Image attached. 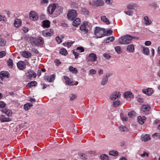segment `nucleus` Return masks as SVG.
Here are the masks:
<instances>
[{
	"mask_svg": "<svg viewBox=\"0 0 160 160\" xmlns=\"http://www.w3.org/2000/svg\"><path fill=\"white\" fill-rule=\"evenodd\" d=\"M151 42L149 41H146L144 43L145 45L146 46H149L151 44Z\"/></svg>",
	"mask_w": 160,
	"mask_h": 160,
	"instance_id": "nucleus-62",
	"label": "nucleus"
},
{
	"mask_svg": "<svg viewBox=\"0 0 160 160\" xmlns=\"http://www.w3.org/2000/svg\"><path fill=\"white\" fill-rule=\"evenodd\" d=\"M22 24L21 20L18 18L15 19L14 22V26L16 28H19Z\"/></svg>",
	"mask_w": 160,
	"mask_h": 160,
	"instance_id": "nucleus-16",
	"label": "nucleus"
},
{
	"mask_svg": "<svg viewBox=\"0 0 160 160\" xmlns=\"http://www.w3.org/2000/svg\"><path fill=\"white\" fill-rule=\"evenodd\" d=\"M115 49L118 53L120 54L121 52V48L120 46H116L115 48Z\"/></svg>",
	"mask_w": 160,
	"mask_h": 160,
	"instance_id": "nucleus-48",
	"label": "nucleus"
},
{
	"mask_svg": "<svg viewBox=\"0 0 160 160\" xmlns=\"http://www.w3.org/2000/svg\"><path fill=\"white\" fill-rule=\"evenodd\" d=\"M8 66L12 68L13 64L12 60L11 59H9L8 61Z\"/></svg>",
	"mask_w": 160,
	"mask_h": 160,
	"instance_id": "nucleus-45",
	"label": "nucleus"
},
{
	"mask_svg": "<svg viewBox=\"0 0 160 160\" xmlns=\"http://www.w3.org/2000/svg\"><path fill=\"white\" fill-rule=\"evenodd\" d=\"M50 22L48 20H44L43 21L42 26L44 28H48L50 27Z\"/></svg>",
	"mask_w": 160,
	"mask_h": 160,
	"instance_id": "nucleus-28",
	"label": "nucleus"
},
{
	"mask_svg": "<svg viewBox=\"0 0 160 160\" xmlns=\"http://www.w3.org/2000/svg\"><path fill=\"white\" fill-rule=\"evenodd\" d=\"M101 20L103 22L106 23L107 24H109L110 23V22L105 16H102L101 17Z\"/></svg>",
	"mask_w": 160,
	"mask_h": 160,
	"instance_id": "nucleus-32",
	"label": "nucleus"
},
{
	"mask_svg": "<svg viewBox=\"0 0 160 160\" xmlns=\"http://www.w3.org/2000/svg\"><path fill=\"white\" fill-rule=\"evenodd\" d=\"M142 48V52L144 55H148L150 53L149 50L148 48L144 46H141Z\"/></svg>",
	"mask_w": 160,
	"mask_h": 160,
	"instance_id": "nucleus-14",
	"label": "nucleus"
},
{
	"mask_svg": "<svg viewBox=\"0 0 160 160\" xmlns=\"http://www.w3.org/2000/svg\"><path fill=\"white\" fill-rule=\"evenodd\" d=\"M150 108V107L148 105H144L142 106L141 110L142 112L148 111L149 110Z\"/></svg>",
	"mask_w": 160,
	"mask_h": 160,
	"instance_id": "nucleus-20",
	"label": "nucleus"
},
{
	"mask_svg": "<svg viewBox=\"0 0 160 160\" xmlns=\"http://www.w3.org/2000/svg\"><path fill=\"white\" fill-rule=\"evenodd\" d=\"M135 51V47L133 44H129L127 46L126 51L129 53H133Z\"/></svg>",
	"mask_w": 160,
	"mask_h": 160,
	"instance_id": "nucleus-11",
	"label": "nucleus"
},
{
	"mask_svg": "<svg viewBox=\"0 0 160 160\" xmlns=\"http://www.w3.org/2000/svg\"><path fill=\"white\" fill-rule=\"evenodd\" d=\"M77 13L76 10L72 9L70 10L67 15L68 18L71 20H73L77 16Z\"/></svg>",
	"mask_w": 160,
	"mask_h": 160,
	"instance_id": "nucleus-5",
	"label": "nucleus"
},
{
	"mask_svg": "<svg viewBox=\"0 0 160 160\" xmlns=\"http://www.w3.org/2000/svg\"><path fill=\"white\" fill-rule=\"evenodd\" d=\"M103 57L107 59H109L111 58V56L109 54L104 53L103 54Z\"/></svg>",
	"mask_w": 160,
	"mask_h": 160,
	"instance_id": "nucleus-60",
	"label": "nucleus"
},
{
	"mask_svg": "<svg viewBox=\"0 0 160 160\" xmlns=\"http://www.w3.org/2000/svg\"><path fill=\"white\" fill-rule=\"evenodd\" d=\"M56 8V6L55 4H53L50 5L48 6V13L50 14H52Z\"/></svg>",
	"mask_w": 160,
	"mask_h": 160,
	"instance_id": "nucleus-12",
	"label": "nucleus"
},
{
	"mask_svg": "<svg viewBox=\"0 0 160 160\" xmlns=\"http://www.w3.org/2000/svg\"><path fill=\"white\" fill-rule=\"evenodd\" d=\"M138 6L136 4H129L127 5V8L128 10H133L137 8Z\"/></svg>",
	"mask_w": 160,
	"mask_h": 160,
	"instance_id": "nucleus-25",
	"label": "nucleus"
},
{
	"mask_svg": "<svg viewBox=\"0 0 160 160\" xmlns=\"http://www.w3.org/2000/svg\"><path fill=\"white\" fill-rule=\"evenodd\" d=\"M120 117L123 121H126L127 120V118L126 116H124L123 114H120Z\"/></svg>",
	"mask_w": 160,
	"mask_h": 160,
	"instance_id": "nucleus-50",
	"label": "nucleus"
},
{
	"mask_svg": "<svg viewBox=\"0 0 160 160\" xmlns=\"http://www.w3.org/2000/svg\"><path fill=\"white\" fill-rule=\"evenodd\" d=\"M81 22L80 19L79 18H76L72 22V25L75 27H77Z\"/></svg>",
	"mask_w": 160,
	"mask_h": 160,
	"instance_id": "nucleus-23",
	"label": "nucleus"
},
{
	"mask_svg": "<svg viewBox=\"0 0 160 160\" xmlns=\"http://www.w3.org/2000/svg\"><path fill=\"white\" fill-rule=\"evenodd\" d=\"M82 12L85 15H88L89 13L88 10L85 8H82Z\"/></svg>",
	"mask_w": 160,
	"mask_h": 160,
	"instance_id": "nucleus-49",
	"label": "nucleus"
},
{
	"mask_svg": "<svg viewBox=\"0 0 160 160\" xmlns=\"http://www.w3.org/2000/svg\"><path fill=\"white\" fill-rule=\"evenodd\" d=\"M143 19L145 21V24L146 25H150L152 23V22L147 16H144Z\"/></svg>",
	"mask_w": 160,
	"mask_h": 160,
	"instance_id": "nucleus-22",
	"label": "nucleus"
},
{
	"mask_svg": "<svg viewBox=\"0 0 160 160\" xmlns=\"http://www.w3.org/2000/svg\"><path fill=\"white\" fill-rule=\"evenodd\" d=\"M60 53L61 55H63L64 56L68 54V52L67 50L64 48H62L60 49Z\"/></svg>",
	"mask_w": 160,
	"mask_h": 160,
	"instance_id": "nucleus-37",
	"label": "nucleus"
},
{
	"mask_svg": "<svg viewBox=\"0 0 160 160\" xmlns=\"http://www.w3.org/2000/svg\"><path fill=\"white\" fill-rule=\"evenodd\" d=\"M105 29L98 27L95 28L94 34L97 38H100L105 36Z\"/></svg>",
	"mask_w": 160,
	"mask_h": 160,
	"instance_id": "nucleus-3",
	"label": "nucleus"
},
{
	"mask_svg": "<svg viewBox=\"0 0 160 160\" xmlns=\"http://www.w3.org/2000/svg\"><path fill=\"white\" fill-rule=\"evenodd\" d=\"M106 3L108 5H111L112 3V0H104Z\"/></svg>",
	"mask_w": 160,
	"mask_h": 160,
	"instance_id": "nucleus-56",
	"label": "nucleus"
},
{
	"mask_svg": "<svg viewBox=\"0 0 160 160\" xmlns=\"http://www.w3.org/2000/svg\"><path fill=\"white\" fill-rule=\"evenodd\" d=\"M63 78L65 81L66 83L68 85H70L72 82V81L68 76H64Z\"/></svg>",
	"mask_w": 160,
	"mask_h": 160,
	"instance_id": "nucleus-29",
	"label": "nucleus"
},
{
	"mask_svg": "<svg viewBox=\"0 0 160 160\" xmlns=\"http://www.w3.org/2000/svg\"><path fill=\"white\" fill-rule=\"evenodd\" d=\"M29 17L30 19L33 21L37 20L38 18V14L33 11H31L29 14Z\"/></svg>",
	"mask_w": 160,
	"mask_h": 160,
	"instance_id": "nucleus-9",
	"label": "nucleus"
},
{
	"mask_svg": "<svg viewBox=\"0 0 160 160\" xmlns=\"http://www.w3.org/2000/svg\"><path fill=\"white\" fill-rule=\"evenodd\" d=\"M121 94L119 92H114L110 96V99L112 101H115L117 98H119L121 97Z\"/></svg>",
	"mask_w": 160,
	"mask_h": 160,
	"instance_id": "nucleus-6",
	"label": "nucleus"
},
{
	"mask_svg": "<svg viewBox=\"0 0 160 160\" xmlns=\"http://www.w3.org/2000/svg\"><path fill=\"white\" fill-rule=\"evenodd\" d=\"M22 55L26 58H28L32 56L31 53L29 52L24 51H23L22 53Z\"/></svg>",
	"mask_w": 160,
	"mask_h": 160,
	"instance_id": "nucleus-18",
	"label": "nucleus"
},
{
	"mask_svg": "<svg viewBox=\"0 0 160 160\" xmlns=\"http://www.w3.org/2000/svg\"><path fill=\"white\" fill-rule=\"evenodd\" d=\"M53 31L52 29H48L42 32V35L44 37L51 36L53 34Z\"/></svg>",
	"mask_w": 160,
	"mask_h": 160,
	"instance_id": "nucleus-7",
	"label": "nucleus"
},
{
	"mask_svg": "<svg viewBox=\"0 0 160 160\" xmlns=\"http://www.w3.org/2000/svg\"><path fill=\"white\" fill-rule=\"evenodd\" d=\"M6 53L5 51H2L0 52V58H2L6 55Z\"/></svg>",
	"mask_w": 160,
	"mask_h": 160,
	"instance_id": "nucleus-54",
	"label": "nucleus"
},
{
	"mask_svg": "<svg viewBox=\"0 0 160 160\" xmlns=\"http://www.w3.org/2000/svg\"><path fill=\"white\" fill-rule=\"evenodd\" d=\"M108 79L107 77H104L102 81L101 82V85L102 86L105 85L106 83L107 82Z\"/></svg>",
	"mask_w": 160,
	"mask_h": 160,
	"instance_id": "nucleus-43",
	"label": "nucleus"
},
{
	"mask_svg": "<svg viewBox=\"0 0 160 160\" xmlns=\"http://www.w3.org/2000/svg\"><path fill=\"white\" fill-rule=\"evenodd\" d=\"M29 41L32 45H37L39 44H42L44 41L41 37L36 38L34 37H30L29 38Z\"/></svg>",
	"mask_w": 160,
	"mask_h": 160,
	"instance_id": "nucleus-2",
	"label": "nucleus"
},
{
	"mask_svg": "<svg viewBox=\"0 0 160 160\" xmlns=\"http://www.w3.org/2000/svg\"><path fill=\"white\" fill-rule=\"evenodd\" d=\"M70 71L73 73H77L78 72L77 69L72 66H70L69 68Z\"/></svg>",
	"mask_w": 160,
	"mask_h": 160,
	"instance_id": "nucleus-38",
	"label": "nucleus"
},
{
	"mask_svg": "<svg viewBox=\"0 0 160 160\" xmlns=\"http://www.w3.org/2000/svg\"><path fill=\"white\" fill-rule=\"evenodd\" d=\"M91 28V24L87 22H84L80 27V29L84 33H88Z\"/></svg>",
	"mask_w": 160,
	"mask_h": 160,
	"instance_id": "nucleus-4",
	"label": "nucleus"
},
{
	"mask_svg": "<svg viewBox=\"0 0 160 160\" xmlns=\"http://www.w3.org/2000/svg\"><path fill=\"white\" fill-rule=\"evenodd\" d=\"M33 106V105L30 103H27L24 106V108L26 111H28Z\"/></svg>",
	"mask_w": 160,
	"mask_h": 160,
	"instance_id": "nucleus-31",
	"label": "nucleus"
},
{
	"mask_svg": "<svg viewBox=\"0 0 160 160\" xmlns=\"http://www.w3.org/2000/svg\"><path fill=\"white\" fill-rule=\"evenodd\" d=\"M121 104V102L119 99L114 101L113 102V106L114 107H118Z\"/></svg>",
	"mask_w": 160,
	"mask_h": 160,
	"instance_id": "nucleus-34",
	"label": "nucleus"
},
{
	"mask_svg": "<svg viewBox=\"0 0 160 160\" xmlns=\"http://www.w3.org/2000/svg\"><path fill=\"white\" fill-rule=\"evenodd\" d=\"M6 40L2 38L0 39V46H4L6 44Z\"/></svg>",
	"mask_w": 160,
	"mask_h": 160,
	"instance_id": "nucleus-41",
	"label": "nucleus"
},
{
	"mask_svg": "<svg viewBox=\"0 0 160 160\" xmlns=\"http://www.w3.org/2000/svg\"><path fill=\"white\" fill-rule=\"evenodd\" d=\"M112 33V31L111 30L109 29L108 30L106 31L105 30V36H108L111 35Z\"/></svg>",
	"mask_w": 160,
	"mask_h": 160,
	"instance_id": "nucleus-47",
	"label": "nucleus"
},
{
	"mask_svg": "<svg viewBox=\"0 0 160 160\" xmlns=\"http://www.w3.org/2000/svg\"><path fill=\"white\" fill-rule=\"evenodd\" d=\"M142 92L148 96L151 95L153 93V91L151 88L143 89Z\"/></svg>",
	"mask_w": 160,
	"mask_h": 160,
	"instance_id": "nucleus-13",
	"label": "nucleus"
},
{
	"mask_svg": "<svg viewBox=\"0 0 160 160\" xmlns=\"http://www.w3.org/2000/svg\"><path fill=\"white\" fill-rule=\"evenodd\" d=\"M146 119V118L145 116L142 117L140 116H139L138 118V122L139 123L142 124L144 123Z\"/></svg>",
	"mask_w": 160,
	"mask_h": 160,
	"instance_id": "nucleus-19",
	"label": "nucleus"
},
{
	"mask_svg": "<svg viewBox=\"0 0 160 160\" xmlns=\"http://www.w3.org/2000/svg\"><path fill=\"white\" fill-rule=\"evenodd\" d=\"M115 39L114 37L113 36L110 37L104 40L106 43H109L113 42Z\"/></svg>",
	"mask_w": 160,
	"mask_h": 160,
	"instance_id": "nucleus-30",
	"label": "nucleus"
},
{
	"mask_svg": "<svg viewBox=\"0 0 160 160\" xmlns=\"http://www.w3.org/2000/svg\"><path fill=\"white\" fill-rule=\"evenodd\" d=\"M8 73L7 72L2 71L0 73V77L2 79H3L5 77H8Z\"/></svg>",
	"mask_w": 160,
	"mask_h": 160,
	"instance_id": "nucleus-27",
	"label": "nucleus"
},
{
	"mask_svg": "<svg viewBox=\"0 0 160 160\" xmlns=\"http://www.w3.org/2000/svg\"><path fill=\"white\" fill-rule=\"evenodd\" d=\"M3 113L6 114L8 116H12V112L11 110L6 109L3 110Z\"/></svg>",
	"mask_w": 160,
	"mask_h": 160,
	"instance_id": "nucleus-35",
	"label": "nucleus"
},
{
	"mask_svg": "<svg viewBox=\"0 0 160 160\" xmlns=\"http://www.w3.org/2000/svg\"><path fill=\"white\" fill-rule=\"evenodd\" d=\"M89 73L91 74H95L96 73V71L94 69H91L90 70Z\"/></svg>",
	"mask_w": 160,
	"mask_h": 160,
	"instance_id": "nucleus-61",
	"label": "nucleus"
},
{
	"mask_svg": "<svg viewBox=\"0 0 160 160\" xmlns=\"http://www.w3.org/2000/svg\"><path fill=\"white\" fill-rule=\"evenodd\" d=\"M76 96L74 95H72L70 98V100L72 101L76 98Z\"/></svg>",
	"mask_w": 160,
	"mask_h": 160,
	"instance_id": "nucleus-64",
	"label": "nucleus"
},
{
	"mask_svg": "<svg viewBox=\"0 0 160 160\" xmlns=\"http://www.w3.org/2000/svg\"><path fill=\"white\" fill-rule=\"evenodd\" d=\"M136 38L134 36L126 35L118 38V42L121 44H128L131 42L133 39Z\"/></svg>",
	"mask_w": 160,
	"mask_h": 160,
	"instance_id": "nucleus-1",
	"label": "nucleus"
},
{
	"mask_svg": "<svg viewBox=\"0 0 160 160\" xmlns=\"http://www.w3.org/2000/svg\"><path fill=\"white\" fill-rule=\"evenodd\" d=\"M6 106L5 103L2 101H0V108H4Z\"/></svg>",
	"mask_w": 160,
	"mask_h": 160,
	"instance_id": "nucleus-55",
	"label": "nucleus"
},
{
	"mask_svg": "<svg viewBox=\"0 0 160 160\" xmlns=\"http://www.w3.org/2000/svg\"><path fill=\"white\" fill-rule=\"evenodd\" d=\"M37 84V82L35 81H32L27 84V86L29 88H31V87L36 86Z\"/></svg>",
	"mask_w": 160,
	"mask_h": 160,
	"instance_id": "nucleus-36",
	"label": "nucleus"
},
{
	"mask_svg": "<svg viewBox=\"0 0 160 160\" xmlns=\"http://www.w3.org/2000/svg\"><path fill=\"white\" fill-rule=\"evenodd\" d=\"M118 152L116 151L113 150L109 152L110 155L114 156H116L118 155Z\"/></svg>",
	"mask_w": 160,
	"mask_h": 160,
	"instance_id": "nucleus-40",
	"label": "nucleus"
},
{
	"mask_svg": "<svg viewBox=\"0 0 160 160\" xmlns=\"http://www.w3.org/2000/svg\"><path fill=\"white\" fill-rule=\"evenodd\" d=\"M54 62L56 63V65L57 66L59 65L61 63V62L59 60L57 59H55L54 60Z\"/></svg>",
	"mask_w": 160,
	"mask_h": 160,
	"instance_id": "nucleus-58",
	"label": "nucleus"
},
{
	"mask_svg": "<svg viewBox=\"0 0 160 160\" xmlns=\"http://www.w3.org/2000/svg\"><path fill=\"white\" fill-rule=\"evenodd\" d=\"M97 7L102 6L104 4V2L102 0H96Z\"/></svg>",
	"mask_w": 160,
	"mask_h": 160,
	"instance_id": "nucleus-33",
	"label": "nucleus"
},
{
	"mask_svg": "<svg viewBox=\"0 0 160 160\" xmlns=\"http://www.w3.org/2000/svg\"><path fill=\"white\" fill-rule=\"evenodd\" d=\"M36 74L33 71H30L27 73V76L29 78H35L36 77Z\"/></svg>",
	"mask_w": 160,
	"mask_h": 160,
	"instance_id": "nucleus-21",
	"label": "nucleus"
},
{
	"mask_svg": "<svg viewBox=\"0 0 160 160\" xmlns=\"http://www.w3.org/2000/svg\"><path fill=\"white\" fill-rule=\"evenodd\" d=\"M145 156L147 157H148V153L145 151L143 152V153L141 155V156L142 157H145Z\"/></svg>",
	"mask_w": 160,
	"mask_h": 160,
	"instance_id": "nucleus-57",
	"label": "nucleus"
},
{
	"mask_svg": "<svg viewBox=\"0 0 160 160\" xmlns=\"http://www.w3.org/2000/svg\"><path fill=\"white\" fill-rule=\"evenodd\" d=\"M18 68L21 70L25 69L26 67V64L24 62L20 61L17 63Z\"/></svg>",
	"mask_w": 160,
	"mask_h": 160,
	"instance_id": "nucleus-10",
	"label": "nucleus"
},
{
	"mask_svg": "<svg viewBox=\"0 0 160 160\" xmlns=\"http://www.w3.org/2000/svg\"><path fill=\"white\" fill-rule=\"evenodd\" d=\"M151 139L150 135L148 134L142 135L141 136V140L145 142H147Z\"/></svg>",
	"mask_w": 160,
	"mask_h": 160,
	"instance_id": "nucleus-17",
	"label": "nucleus"
},
{
	"mask_svg": "<svg viewBox=\"0 0 160 160\" xmlns=\"http://www.w3.org/2000/svg\"><path fill=\"white\" fill-rule=\"evenodd\" d=\"M119 129L122 132H125L128 131L127 128L125 126L122 125H121Z\"/></svg>",
	"mask_w": 160,
	"mask_h": 160,
	"instance_id": "nucleus-44",
	"label": "nucleus"
},
{
	"mask_svg": "<svg viewBox=\"0 0 160 160\" xmlns=\"http://www.w3.org/2000/svg\"><path fill=\"white\" fill-rule=\"evenodd\" d=\"M128 115L129 118H132L133 117L135 116L136 113L134 111H132L128 112Z\"/></svg>",
	"mask_w": 160,
	"mask_h": 160,
	"instance_id": "nucleus-39",
	"label": "nucleus"
},
{
	"mask_svg": "<svg viewBox=\"0 0 160 160\" xmlns=\"http://www.w3.org/2000/svg\"><path fill=\"white\" fill-rule=\"evenodd\" d=\"M80 157L83 160H85L87 158V156L83 153L80 154Z\"/></svg>",
	"mask_w": 160,
	"mask_h": 160,
	"instance_id": "nucleus-52",
	"label": "nucleus"
},
{
	"mask_svg": "<svg viewBox=\"0 0 160 160\" xmlns=\"http://www.w3.org/2000/svg\"><path fill=\"white\" fill-rule=\"evenodd\" d=\"M55 76L54 75H52L50 76H46L45 77V81L49 82H51L55 79Z\"/></svg>",
	"mask_w": 160,
	"mask_h": 160,
	"instance_id": "nucleus-15",
	"label": "nucleus"
},
{
	"mask_svg": "<svg viewBox=\"0 0 160 160\" xmlns=\"http://www.w3.org/2000/svg\"><path fill=\"white\" fill-rule=\"evenodd\" d=\"M77 50L80 51L81 52H83L84 51V49L82 47H78L77 48Z\"/></svg>",
	"mask_w": 160,
	"mask_h": 160,
	"instance_id": "nucleus-53",
	"label": "nucleus"
},
{
	"mask_svg": "<svg viewBox=\"0 0 160 160\" xmlns=\"http://www.w3.org/2000/svg\"><path fill=\"white\" fill-rule=\"evenodd\" d=\"M56 40L57 42L58 43H60L62 42L61 39L59 37H57L56 38Z\"/></svg>",
	"mask_w": 160,
	"mask_h": 160,
	"instance_id": "nucleus-63",
	"label": "nucleus"
},
{
	"mask_svg": "<svg viewBox=\"0 0 160 160\" xmlns=\"http://www.w3.org/2000/svg\"><path fill=\"white\" fill-rule=\"evenodd\" d=\"M90 5L93 7H97L96 0H92L89 2Z\"/></svg>",
	"mask_w": 160,
	"mask_h": 160,
	"instance_id": "nucleus-46",
	"label": "nucleus"
},
{
	"mask_svg": "<svg viewBox=\"0 0 160 160\" xmlns=\"http://www.w3.org/2000/svg\"><path fill=\"white\" fill-rule=\"evenodd\" d=\"M0 120L1 122H8L10 121L11 119L9 118H6L3 115H2L0 118Z\"/></svg>",
	"mask_w": 160,
	"mask_h": 160,
	"instance_id": "nucleus-26",
	"label": "nucleus"
},
{
	"mask_svg": "<svg viewBox=\"0 0 160 160\" xmlns=\"http://www.w3.org/2000/svg\"><path fill=\"white\" fill-rule=\"evenodd\" d=\"M125 97L127 99H131L133 97V95L130 92H127L124 93Z\"/></svg>",
	"mask_w": 160,
	"mask_h": 160,
	"instance_id": "nucleus-24",
	"label": "nucleus"
},
{
	"mask_svg": "<svg viewBox=\"0 0 160 160\" xmlns=\"http://www.w3.org/2000/svg\"><path fill=\"white\" fill-rule=\"evenodd\" d=\"M96 55L93 53L90 54L87 57L86 60L88 62L90 61L95 62L97 59Z\"/></svg>",
	"mask_w": 160,
	"mask_h": 160,
	"instance_id": "nucleus-8",
	"label": "nucleus"
},
{
	"mask_svg": "<svg viewBox=\"0 0 160 160\" xmlns=\"http://www.w3.org/2000/svg\"><path fill=\"white\" fill-rule=\"evenodd\" d=\"M73 53L74 55L75 56V58H78V56L79 55V53H77L74 50H73Z\"/></svg>",
	"mask_w": 160,
	"mask_h": 160,
	"instance_id": "nucleus-59",
	"label": "nucleus"
},
{
	"mask_svg": "<svg viewBox=\"0 0 160 160\" xmlns=\"http://www.w3.org/2000/svg\"><path fill=\"white\" fill-rule=\"evenodd\" d=\"M100 158L102 160H108L109 159L108 156L106 154L101 155Z\"/></svg>",
	"mask_w": 160,
	"mask_h": 160,
	"instance_id": "nucleus-42",
	"label": "nucleus"
},
{
	"mask_svg": "<svg viewBox=\"0 0 160 160\" xmlns=\"http://www.w3.org/2000/svg\"><path fill=\"white\" fill-rule=\"evenodd\" d=\"M124 13L127 15H128L130 16H132V15L133 12L131 11L128 10L127 11H125Z\"/></svg>",
	"mask_w": 160,
	"mask_h": 160,
	"instance_id": "nucleus-51",
	"label": "nucleus"
}]
</instances>
